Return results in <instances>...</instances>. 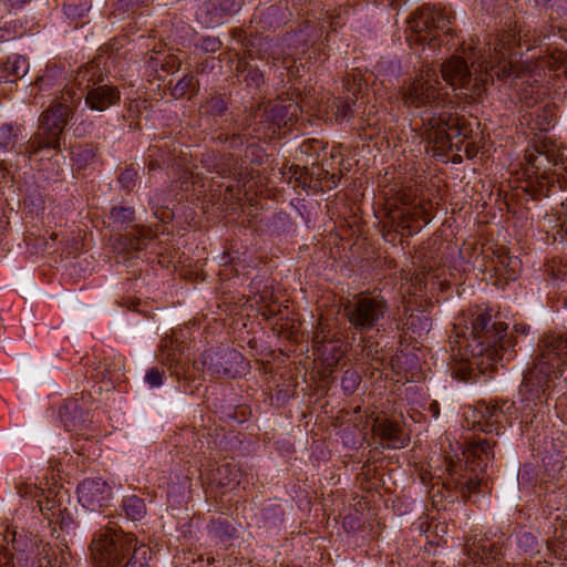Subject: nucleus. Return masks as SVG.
<instances>
[{
    "instance_id": "nucleus-1",
    "label": "nucleus",
    "mask_w": 567,
    "mask_h": 567,
    "mask_svg": "<svg viewBox=\"0 0 567 567\" xmlns=\"http://www.w3.org/2000/svg\"><path fill=\"white\" fill-rule=\"evenodd\" d=\"M453 332L452 350L466 363V369L461 367L457 375H471L475 369L483 374L491 373L516 354V342L508 333V324L489 308L477 306L464 311L454 323Z\"/></svg>"
},
{
    "instance_id": "nucleus-2",
    "label": "nucleus",
    "mask_w": 567,
    "mask_h": 567,
    "mask_svg": "<svg viewBox=\"0 0 567 567\" xmlns=\"http://www.w3.org/2000/svg\"><path fill=\"white\" fill-rule=\"evenodd\" d=\"M439 71L425 64L420 73L405 82L399 94L409 109H424L421 114L425 138L439 152H447L453 146L461 151L458 143H464L473 132L471 124L456 112V105L442 93Z\"/></svg>"
},
{
    "instance_id": "nucleus-3",
    "label": "nucleus",
    "mask_w": 567,
    "mask_h": 567,
    "mask_svg": "<svg viewBox=\"0 0 567 567\" xmlns=\"http://www.w3.org/2000/svg\"><path fill=\"white\" fill-rule=\"evenodd\" d=\"M538 355L523 378L522 399L514 403L513 419L519 420L523 432H536L544 424V405L558 388L557 369L567 355V336L548 333L537 343Z\"/></svg>"
},
{
    "instance_id": "nucleus-4",
    "label": "nucleus",
    "mask_w": 567,
    "mask_h": 567,
    "mask_svg": "<svg viewBox=\"0 0 567 567\" xmlns=\"http://www.w3.org/2000/svg\"><path fill=\"white\" fill-rule=\"evenodd\" d=\"M565 147L546 135H535L525 151V163L516 172L515 195L542 200L566 189Z\"/></svg>"
},
{
    "instance_id": "nucleus-5",
    "label": "nucleus",
    "mask_w": 567,
    "mask_h": 567,
    "mask_svg": "<svg viewBox=\"0 0 567 567\" xmlns=\"http://www.w3.org/2000/svg\"><path fill=\"white\" fill-rule=\"evenodd\" d=\"M95 567H145L151 549L114 522L97 530L90 544Z\"/></svg>"
},
{
    "instance_id": "nucleus-6",
    "label": "nucleus",
    "mask_w": 567,
    "mask_h": 567,
    "mask_svg": "<svg viewBox=\"0 0 567 567\" xmlns=\"http://www.w3.org/2000/svg\"><path fill=\"white\" fill-rule=\"evenodd\" d=\"M495 445L496 441L489 439L471 442L462 450L464 464L457 453L446 454L444 456L447 472L446 485L456 489L464 499H471L473 495L480 494L488 462L494 458Z\"/></svg>"
},
{
    "instance_id": "nucleus-7",
    "label": "nucleus",
    "mask_w": 567,
    "mask_h": 567,
    "mask_svg": "<svg viewBox=\"0 0 567 567\" xmlns=\"http://www.w3.org/2000/svg\"><path fill=\"white\" fill-rule=\"evenodd\" d=\"M386 216L383 220L385 239H394V235L412 236L421 230L422 225L429 223L427 213L414 205L416 189L411 185L394 183L384 190Z\"/></svg>"
},
{
    "instance_id": "nucleus-8",
    "label": "nucleus",
    "mask_w": 567,
    "mask_h": 567,
    "mask_svg": "<svg viewBox=\"0 0 567 567\" xmlns=\"http://www.w3.org/2000/svg\"><path fill=\"white\" fill-rule=\"evenodd\" d=\"M389 312L388 299L377 290L354 293L343 303V313L350 328L361 336L372 330L380 332Z\"/></svg>"
},
{
    "instance_id": "nucleus-9",
    "label": "nucleus",
    "mask_w": 567,
    "mask_h": 567,
    "mask_svg": "<svg viewBox=\"0 0 567 567\" xmlns=\"http://www.w3.org/2000/svg\"><path fill=\"white\" fill-rule=\"evenodd\" d=\"M200 163L209 173H215L223 178L233 177L238 183L236 186L229 185L226 187L223 199L220 197L212 199V203L218 205L223 210L234 209V206L240 199L241 187L254 178V169L239 165L231 153L215 151L202 154ZM212 197L215 198L216 194H212Z\"/></svg>"
},
{
    "instance_id": "nucleus-10",
    "label": "nucleus",
    "mask_w": 567,
    "mask_h": 567,
    "mask_svg": "<svg viewBox=\"0 0 567 567\" xmlns=\"http://www.w3.org/2000/svg\"><path fill=\"white\" fill-rule=\"evenodd\" d=\"M478 68L480 73H473L464 58L453 55L441 64V76L453 90H462L465 96L477 100L485 92V85L493 81L489 70L494 66L483 60Z\"/></svg>"
},
{
    "instance_id": "nucleus-11",
    "label": "nucleus",
    "mask_w": 567,
    "mask_h": 567,
    "mask_svg": "<svg viewBox=\"0 0 567 567\" xmlns=\"http://www.w3.org/2000/svg\"><path fill=\"white\" fill-rule=\"evenodd\" d=\"M194 365L196 369L205 371L212 378L235 379L245 374L249 364L236 349L219 347L205 350L194 361Z\"/></svg>"
},
{
    "instance_id": "nucleus-12",
    "label": "nucleus",
    "mask_w": 567,
    "mask_h": 567,
    "mask_svg": "<svg viewBox=\"0 0 567 567\" xmlns=\"http://www.w3.org/2000/svg\"><path fill=\"white\" fill-rule=\"evenodd\" d=\"M453 16L445 8L424 4L419 8L410 20L413 41L429 44L437 39L439 32L449 34Z\"/></svg>"
},
{
    "instance_id": "nucleus-13",
    "label": "nucleus",
    "mask_w": 567,
    "mask_h": 567,
    "mask_svg": "<svg viewBox=\"0 0 567 567\" xmlns=\"http://www.w3.org/2000/svg\"><path fill=\"white\" fill-rule=\"evenodd\" d=\"M300 107L297 103L275 104L266 107L252 132L258 140H275L281 137V128L297 122Z\"/></svg>"
},
{
    "instance_id": "nucleus-14",
    "label": "nucleus",
    "mask_w": 567,
    "mask_h": 567,
    "mask_svg": "<svg viewBox=\"0 0 567 567\" xmlns=\"http://www.w3.org/2000/svg\"><path fill=\"white\" fill-rule=\"evenodd\" d=\"M116 40L103 44L97 54L90 62L81 65L74 75L73 84L78 87V92L83 95L87 90L106 82L109 72L106 70V61L115 51ZM118 49H116L117 51Z\"/></svg>"
},
{
    "instance_id": "nucleus-15",
    "label": "nucleus",
    "mask_w": 567,
    "mask_h": 567,
    "mask_svg": "<svg viewBox=\"0 0 567 567\" xmlns=\"http://www.w3.org/2000/svg\"><path fill=\"white\" fill-rule=\"evenodd\" d=\"M65 125L56 120H51L49 115L41 114L37 132L23 145L19 153L28 158L43 151H59L62 145V136Z\"/></svg>"
},
{
    "instance_id": "nucleus-16",
    "label": "nucleus",
    "mask_w": 567,
    "mask_h": 567,
    "mask_svg": "<svg viewBox=\"0 0 567 567\" xmlns=\"http://www.w3.org/2000/svg\"><path fill=\"white\" fill-rule=\"evenodd\" d=\"M513 409L514 402L508 400L480 401L477 403L480 416L474 422V427L484 433L499 435L505 430L504 424L512 422Z\"/></svg>"
},
{
    "instance_id": "nucleus-17",
    "label": "nucleus",
    "mask_w": 567,
    "mask_h": 567,
    "mask_svg": "<svg viewBox=\"0 0 567 567\" xmlns=\"http://www.w3.org/2000/svg\"><path fill=\"white\" fill-rule=\"evenodd\" d=\"M343 346L344 341L339 331L328 323L319 322L312 338L313 352L319 359L329 367L337 365L344 354Z\"/></svg>"
},
{
    "instance_id": "nucleus-18",
    "label": "nucleus",
    "mask_w": 567,
    "mask_h": 567,
    "mask_svg": "<svg viewBox=\"0 0 567 567\" xmlns=\"http://www.w3.org/2000/svg\"><path fill=\"white\" fill-rule=\"evenodd\" d=\"M78 501L91 512H103L112 501V487L100 477L85 478L76 488Z\"/></svg>"
},
{
    "instance_id": "nucleus-19",
    "label": "nucleus",
    "mask_w": 567,
    "mask_h": 567,
    "mask_svg": "<svg viewBox=\"0 0 567 567\" xmlns=\"http://www.w3.org/2000/svg\"><path fill=\"white\" fill-rule=\"evenodd\" d=\"M241 6L243 0H205L196 12V19L205 28L218 27L236 14Z\"/></svg>"
},
{
    "instance_id": "nucleus-20",
    "label": "nucleus",
    "mask_w": 567,
    "mask_h": 567,
    "mask_svg": "<svg viewBox=\"0 0 567 567\" xmlns=\"http://www.w3.org/2000/svg\"><path fill=\"white\" fill-rule=\"evenodd\" d=\"M505 542L503 538L492 540L487 537L474 538L466 544L467 556L475 563L489 566L504 558Z\"/></svg>"
},
{
    "instance_id": "nucleus-21",
    "label": "nucleus",
    "mask_w": 567,
    "mask_h": 567,
    "mask_svg": "<svg viewBox=\"0 0 567 567\" xmlns=\"http://www.w3.org/2000/svg\"><path fill=\"white\" fill-rule=\"evenodd\" d=\"M81 100V93L75 91L73 86L64 85L60 91V94L53 100L52 104L42 112V114L49 115L51 120L54 118L66 126L80 105Z\"/></svg>"
},
{
    "instance_id": "nucleus-22",
    "label": "nucleus",
    "mask_w": 567,
    "mask_h": 567,
    "mask_svg": "<svg viewBox=\"0 0 567 567\" xmlns=\"http://www.w3.org/2000/svg\"><path fill=\"white\" fill-rule=\"evenodd\" d=\"M231 94L229 92L212 91L199 104L198 112L203 120L212 126L229 114Z\"/></svg>"
},
{
    "instance_id": "nucleus-23",
    "label": "nucleus",
    "mask_w": 567,
    "mask_h": 567,
    "mask_svg": "<svg viewBox=\"0 0 567 567\" xmlns=\"http://www.w3.org/2000/svg\"><path fill=\"white\" fill-rule=\"evenodd\" d=\"M373 433L386 449H403L410 443L409 434L404 433L402 425L389 419L374 420Z\"/></svg>"
},
{
    "instance_id": "nucleus-24",
    "label": "nucleus",
    "mask_w": 567,
    "mask_h": 567,
    "mask_svg": "<svg viewBox=\"0 0 567 567\" xmlns=\"http://www.w3.org/2000/svg\"><path fill=\"white\" fill-rule=\"evenodd\" d=\"M121 101V92L117 86L106 82H102L85 92V105L97 112H104Z\"/></svg>"
},
{
    "instance_id": "nucleus-25",
    "label": "nucleus",
    "mask_w": 567,
    "mask_h": 567,
    "mask_svg": "<svg viewBox=\"0 0 567 567\" xmlns=\"http://www.w3.org/2000/svg\"><path fill=\"white\" fill-rule=\"evenodd\" d=\"M245 49L247 50V55L251 60L271 59L274 65L276 64V61L281 59L285 60L284 52L281 51L278 41L268 37L250 34L249 39H247V42L245 43Z\"/></svg>"
},
{
    "instance_id": "nucleus-26",
    "label": "nucleus",
    "mask_w": 567,
    "mask_h": 567,
    "mask_svg": "<svg viewBox=\"0 0 567 567\" xmlns=\"http://www.w3.org/2000/svg\"><path fill=\"white\" fill-rule=\"evenodd\" d=\"M522 30L516 32L515 30H508L502 32L494 42V51L496 59H504L506 52H512L515 48H520L524 43L527 50L540 42V35L534 37L533 41L526 40V34L520 35Z\"/></svg>"
},
{
    "instance_id": "nucleus-27",
    "label": "nucleus",
    "mask_w": 567,
    "mask_h": 567,
    "mask_svg": "<svg viewBox=\"0 0 567 567\" xmlns=\"http://www.w3.org/2000/svg\"><path fill=\"white\" fill-rule=\"evenodd\" d=\"M515 85L519 87V100L527 107L536 106L547 95V89L532 75L517 76Z\"/></svg>"
},
{
    "instance_id": "nucleus-28",
    "label": "nucleus",
    "mask_w": 567,
    "mask_h": 567,
    "mask_svg": "<svg viewBox=\"0 0 567 567\" xmlns=\"http://www.w3.org/2000/svg\"><path fill=\"white\" fill-rule=\"evenodd\" d=\"M71 159L78 172L93 167L101 159L100 145L93 142L79 143L72 147Z\"/></svg>"
},
{
    "instance_id": "nucleus-29",
    "label": "nucleus",
    "mask_w": 567,
    "mask_h": 567,
    "mask_svg": "<svg viewBox=\"0 0 567 567\" xmlns=\"http://www.w3.org/2000/svg\"><path fill=\"white\" fill-rule=\"evenodd\" d=\"M556 120V106L546 102L528 114L527 125L532 131L548 132Z\"/></svg>"
},
{
    "instance_id": "nucleus-30",
    "label": "nucleus",
    "mask_w": 567,
    "mask_h": 567,
    "mask_svg": "<svg viewBox=\"0 0 567 567\" xmlns=\"http://www.w3.org/2000/svg\"><path fill=\"white\" fill-rule=\"evenodd\" d=\"M85 413L78 400H66L59 409V417L66 431H80L85 421Z\"/></svg>"
},
{
    "instance_id": "nucleus-31",
    "label": "nucleus",
    "mask_w": 567,
    "mask_h": 567,
    "mask_svg": "<svg viewBox=\"0 0 567 567\" xmlns=\"http://www.w3.org/2000/svg\"><path fill=\"white\" fill-rule=\"evenodd\" d=\"M29 70L28 60L19 54H12L6 61H0V79L6 82H16L23 78Z\"/></svg>"
},
{
    "instance_id": "nucleus-32",
    "label": "nucleus",
    "mask_w": 567,
    "mask_h": 567,
    "mask_svg": "<svg viewBox=\"0 0 567 567\" xmlns=\"http://www.w3.org/2000/svg\"><path fill=\"white\" fill-rule=\"evenodd\" d=\"M357 99L351 97L349 94L334 96L327 105V112L332 115L337 123L349 121L354 115V105Z\"/></svg>"
},
{
    "instance_id": "nucleus-33",
    "label": "nucleus",
    "mask_w": 567,
    "mask_h": 567,
    "mask_svg": "<svg viewBox=\"0 0 567 567\" xmlns=\"http://www.w3.org/2000/svg\"><path fill=\"white\" fill-rule=\"evenodd\" d=\"M538 68L553 76L567 75V51L555 49L539 58Z\"/></svg>"
},
{
    "instance_id": "nucleus-34",
    "label": "nucleus",
    "mask_w": 567,
    "mask_h": 567,
    "mask_svg": "<svg viewBox=\"0 0 567 567\" xmlns=\"http://www.w3.org/2000/svg\"><path fill=\"white\" fill-rule=\"evenodd\" d=\"M494 255L496 271L506 280H515L519 272L520 260L515 256H509L504 247L497 248Z\"/></svg>"
},
{
    "instance_id": "nucleus-35",
    "label": "nucleus",
    "mask_w": 567,
    "mask_h": 567,
    "mask_svg": "<svg viewBox=\"0 0 567 567\" xmlns=\"http://www.w3.org/2000/svg\"><path fill=\"white\" fill-rule=\"evenodd\" d=\"M207 533L210 538L226 544L237 537V528L223 517L212 518L207 525Z\"/></svg>"
},
{
    "instance_id": "nucleus-36",
    "label": "nucleus",
    "mask_w": 567,
    "mask_h": 567,
    "mask_svg": "<svg viewBox=\"0 0 567 567\" xmlns=\"http://www.w3.org/2000/svg\"><path fill=\"white\" fill-rule=\"evenodd\" d=\"M199 91V81L193 73H186L178 82L171 89V95L175 100L187 97L190 100Z\"/></svg>"
},
{
    "instance_id": "nucleus-37",
    "label": "nucleus",
    "mask_w": 567,
    "mask_h": 567,
    "mask_svg": "<svg viewBox=\"0 0 567 567\" xmlns=\"http://www.w3.org/2000/svg\"><path fill=\"white\" fill-rule=\"evenodd\" d=\"M183 349L181 344H175V341L169 339L165 340L161 349V360L164 364H167L172 374L178 377L179 372L177 367L182 362Z\"/></svg>"
},
{
    "instance_id": "nucleus-38",
    "label": "nucleus",
    "mask_w": 567,
    "mask_h": 567,
    "mask_svg": "<svg viewBox=\"0 0 567 567\" xmlns=\"http://www.w3.org/2000/svg\"><path fill=\"white\" fill-rule=\"evenodd\" d=\"M361 353L370 365L380 370L384 364L383 350L379 347L377 341H373L371 337H363L361 340Z\"/></svg>"
},
{
    "instance_id": "nucleus-39",
    "label": "nucleus",
    "mask_w": 567,
    "mask_h": 567,
    "mask_svg": "<svg viewBox=\"0 0 567 567\" xmlns=\"http://www.w3.org/2000/svg\"><path fill=\"white\" fill-rule=\"evenodd\" d=\"M121 507L125 516L133 522L143 519L147 512L144 499L136 495L124 496Z\"/></svg>"
},
{
    "instance_id": "nucleus-40",
    "label": "nucleus",
    "mask_w": 567,
    "mask_h": 567,
    "mask_svg": "<svg viewBox=\"0 0 567 567\" xmlns=\"http://www.w3.org/2000/svg\"><path fill=\"white\" fill-rule=\"evenodd\" d=\"M430 328L431 320L423 311L411 313L402 326L404 333L411 332L417 336H422L423 332H427Z\"/></svg>"
},
{
    "instance_id": "nucleus-41",
    "label": "nucleus",
    "mask_w": 567,
    "mask_h": 567,
    "mask_svg": "<svg viewBox=\"0 0 567 567\" xmlns=\"http://www.w3.org/2000/svg\"><path fill=\"white\" fill-rule=\"evenodd\" d=\"M21 127L17 124H2L0 126V150L4 152L13 151L20 140Z\"/></svg>"
},
{
    "instance_id": "nucleus-42",
    "label": "nucleus",
    "mask_w": 567,
    "mask_h": 567,
    "mask_svg": "<svg viewBox=\"0 0 567 567\" xmlns=\"http://www.w3.org/2000/svg\"><path fill=\"white\" fill-rule=\"evenodd\" d=\"M92 8L91 0H69L63 6V12L71 21L84 18Z\"/></svg>"
},
{
    "instance_id": "nucleus-43",
    "label": "nucleus",
    "mask_w": 567,
    "mask_h": 567,
    "mask_svg": "<svg viewBox=\"0 0 567 567\" xmlns=\"http://www.w3.org/2000/svg\"><path fill=\"white\" fill-rule=\"evenodd\" d=\"M342 173L340 168H334L332 162L322 161L321 171L318 173V179L324 184L328 189L337 187L341 179Z\"/></svg>"
},
{
    "instance_id": "nucleus-44",
    "label": "nucleus",
    "mask_w": 567,
    "mask_h": 567,
    "mask_svg": "<svg viewBox=\"0 0 567 567\" xmlns=\"http://www.w3.org/2000/svg\"><path fill=\"white\" fill-rule=\"evenodd\" d=\"M548 333H559L563 336H567V331H556V330H549L543 333V339ZM558 378L556 379V384H558V388L555 390V392L559 393V396L557 398V404H561L566 400V392H567V354H566V361L564 364L559 365V369H557Z\"/></svg>"
},
{
    "instance_id": "nucleus-45",
    "label": "nucleus",
    "mask_w": 567,
    "mask_h": 567,
    "mask_svg": "<svg viewBox=\"0 0 567 567\" xmlns=\"http://www.w3.org/2000/svg\"><path fill=\"white\" fill-rule=\"evenodd\" d=\"M109 218L112 224L120 228H125L134 221L135 210L128 206H114L110 212Z\"/></svg>"
},
{
    "instance_id": "nucleus-46",
    "label": "nucleus",
    "mask_w": 567,
    "mask_h": 567,
    "mask_svg": "<svg viewBox=\"0 0 567 567\" xmlns=\"http://www.w3.org/2000/svg\"><path fill=\"white\" fill-rule=\"evenodd\" d=\"M365 85L361 71L358 69L347 73L343 78V86L351 97L358 99V94L361 93L362 87Z\"/></svg>"
},
{
    "instance_id": "nucleus-47",
    "label": "nucleus",
    "mask_w": 567,
    "mask_h": 567,
    "mask_svg": "<svg viewBox=\"0 0 567 567\" xmlns=\"http://www.w3.org/2000/svg\"><path fill=\"white\" fill-rule=\"evenodd\" d=\"M218 473L221 476L220 485L235 488V486L240 484L241 473L236 465L225 464L218 468Z\"/></svg>"
},
{
    "instance_id": "nucleus-48",
    "label": "nucleus",
    "mask_w": 567,
    "mask_h": 567,
    "mask_svg": "<svg viewBox=\"0 0 567 567\" xmlns=\"http://www.w3.org/2000/svg\"><path fill=\"white\" fill-rule=\"evenodd\" d=\"M279 13V7L270 6L266 8L259 16H255L252 22L258 25L257 28L266 30L267 28H271L274 23L280 24V21L277 19Z\"/></svg>"
},
{
    "instance_id": "nucleus-49",
    "label": "nucleus",
    "mask_w": 567,
    "mask_h": 567,
    "mask_svg": "<svg viewBox=\"0 0 567 567\" xmlns=\"http://www.w3.org/2000/svg\"><path fill=\"white\" fill-rule=\"evenodd\" d=\"M137 179L138 169L135 168L133 164L126 166L117 176V183L120 184L121 189L125 193H131L134 189L137 184Z\"/></svg>"
},
{
    "instance_id": "nucleus-50",
    "label": "nucleus",
    "mask_w": 567,
    "mask_h": 567,
    "mask_svg": "<svg viewBox=\"0 0 567 567\" xmlns=\"http://www.w3.org/2000/svg\"><path fill=\"white\" fill-rule=\"evenodd\" d=\"M250 292L256 296V305L267 303L275 300L274 290L261 280L254 279L249 285Z\"/></svg>"
},
{
    "instance_id": "nucleus-51",
    "label": "nucleus",
    "mask_w": 567,
    "mask_h": 567,
    "mask_svg": "<svg viewBox=\"0 0 567 567\" xmlns=\"http://www.w3.org/2000/svg\"><path fill=\"white\" fill-rule=\"evenodd\" d=\"M61 73V70L59 69H51L47 70L42 75L38 76L35 80V85L39 87V91L48 92L55 86H60L62 82L56 83V80Z\"/></svg>"
},
{
    "instance_id": "nucleus-52",
    "label": "nucleus",
    "mask_w": 567,
    "mask_h": 567,
    "mask_svg": "<svg viewBox=\"0 0 567 567\" xmlns=\"http://www.w3.org/2000/svg\"><path fill=\"white\" fill-rule=\"evenodd\" d=\"M361 382L360 374L352 369H348L344 371L343 377L341 379V388L347 395L353 394L359 388Z\"/></svg>"
},
{
    "instance_id": "nucleus-53",
    "label": "nucleus",
    "mask_w": 567,
    "mask_h": 567,
    "mask_svg": "<svg viewBox=\"0 0 567 567\" xmlns=\"http://www.w3.org/2000/svg\"><path fill=\"white\" fill-rule=\"evenodd\" d=\"M161 147L159 146H151L148 148V171H155L163 167H174L173 159L171 158V155L167 156V158H157L159 155Z\"/></svg>"
},
{
    "instance_id": "nucleus-54",
    "label": "nucleus",
    "mask_w": 567,
    "mask_h": 567,
    "mask_svg": "<svg viewBox=\"0 0 567 567\" xmlns=\"http://www.w3.org/2000/svg\"><path fill=\"white\" fill-rule=\"evenodd\" d=\"M545 275L556 281H564L567 278V266L561 261L553 259L545 265Z\"/></svg>"
},
{
    "instance_id": "nucleus-55",
    "label": "nucleus",
    "mask_w": 567,
    "mask_h": 567,
    "mask_svg": "<svg viewBox=\"0 0 567 567\" xmlns=\"http://www.w3.org/2000/svg\"><path fill=\"white\" fill-rule=\"evenodd\" d=\"M195 47L200 49L204 53H216L221 49L223 42L218 37L206 35L202 37Z\"/></svg>"
},
{
    "instance_id": "nucleus-56",
    "label": "nucleus",
    "mask_w": 567,
    "mask_h": 567,
    "mask_svg": "<svg viewBox=\"0 0 567 567\" xmlns=\"http://www.w3.org/2000/svg\"><path fill=\"white\" fill-rule=\"evenodd\" d=\"M136 235H133L130 237L128 235L125 236V240H128V246L131 249L134 250H141L145 246V240L152 238V231L151 229H144V228H136L135 229Z\"/></svg>"
},
{
    "instance_id": "nucleus-57",
    "label": "nucleus",
    "mask_w": 567,
    "mask_h": 567,
    "mask_svg": "<svg viewBox=\"0 0 567 567\" xmlns=\"http://www.w3.org/2000/svg\"><path fill=\"white\" fill-rule=\"evenodd\" d=\"M243 81L247 86L259 89L265 83V76L261 70L252 65L248 72H246L243 76Z\"/></svg>"
},
{
    "instance_id": "nucleus-58",
    "label": "nucleus",
    "mask_w": 567,
    "mask_h": 567,
    "mask_svg": "<svg viewBox=\"0 0 567 567\" xmlns=\"http://www.w3.org/2000/svg\"><path fill=\"white\" fill-rule=\"evenodd\" d=\"M13 548V545L12 548L9 546L0 547V567H17L20 565L21 558L14 555L12 551Z\"/></svg>"
},
{
    "instance_id": "nucleus-59",
    "label": "nucleus",
    "mask_w": 567,
    "mask_h": 567,
    "mask_svg": "<svg viewBox=\"0 0 567 567\" xmlns=\"http://www.w3.org/2000/svg\"><path fill=\"white\" fill-rule=\"evenodd\" d=\"M324 148L326 147L322 141L317 138H308L300 144L298 150L301 154L307 156H315L318 155L320 151H324Z\"/></svg>"
},
{
    "instance_id": "nucleus-60",
    "label": "nucleus",
    "mask_w": 567,
    "mask_h": 567,
    "mask_svg": "<svg viewBox=\"0 0 567 567\" xmlns=\"http://www.w3.org/2000/svg\"><path fill=\"white\" fill-rule=\"evenodd\" d=\"M551 20H559L564 28H567V0H555L551 6Z\"/></svg>"
},
{
    "instance_id": "nucleus-61",
    "label": "nucleus",
    "mask_w": 567,
    "mask_h": 567,
    "mask_svg": "<svg viewBox=\"0 0 567 567\" xmlns=\"http://www.w3.org/2000/svg\"><path fill=\"white\" fill-rule=\"evenodd\" d=\"M517 544L525 551H533L538 545L537 538L529 532H522L517 535Z\"/></svg>"
},
{
    "instance_id": "nucleus-62",
    "label": "nucleus",
    "mask_w": 567,
    "mask_h": 567,
    "mask_svg": "<svg viewBox=\"0 0 567 567\" xmlns=\"http://www.w3.org/2000/svg\"><path fill=\"white\" fill-rule=\"evenodd\" d=\"M545 470L549 480H558L560 472L564 470L565 464L560 460H553L550 456L548 461L544 460Z\"/></svg>"
},
{
    "instance_id": "nucleus-63",
    "label": "nucleus",
    "mask_w": 567,
    "mask_h": 567,
    "mask_svg": "<svg viewBox=\"0 0 567 567\" xmlns=\"http://www.w3.org/2000/svg\"><path fill=\"white\" fill-rule=\"evenodd\" d=\"M182 61L175 54H166L163 56V62L161 64V70L166 73H174L181 69Z\"/></svg>"
},
{
    "instance_id": "nucleus-64",
    "label": "nucleus",
    "mask_w": 567,
    "mask_h": 567,
    "mask_svg": "<svg viewBox=\"0 0 567 567\" xmlns=\"http://www.w3.org/2000/svg\"><path fill=\"white\" fill-rule=\"evenodd\" d=\"M164 371L157 367L151 368L145 374V381L151 388H157L163 384Z\"/></svg>"
}]
</instances>
